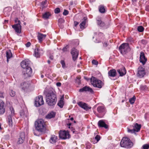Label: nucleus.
<instances>
[{
	"label": "nucleus",
	"instance_id": "12",
	"mask_svg": "<svg viewBox=\"0 0 149 149\" xmlns=\"http://www.w3.org/2000/svg\"><path fill=\"white\" fill-rule=\"evenodd\" d=\"M97 111L101 114L102 117L103 116L106 112V109L103 106H99L97 108Z\"/></svg>",
	"mask_w": 149,
	"mask_h": 149
},
{
	"label": "nucleus",
	"instance_id": "60",
	"mask_svg": "<svg viewBox=\"0 0 149 149\" xmlns=\"http://www.w3.org/2000/svg\"><path fill=\"white\" fill-rule=\"evenodd\" d=\"M70 119L71 120H73V118H72V117Z\"/></svg>",
	"mask_w": 149,
	"mask_h": 149
},
{
	"label": "nucleus",
	"instance_id": "53",
	"mask_svg": "<svg viewBox=\"0 0 149 149\" xmlns=\"http://www.w3.org/2000/svg\"><path fill=\"white\" fill-rule=\"evenodd\" d=\"M107 45H108V44L107 42H105L104 43V45H103V46L104 47H106L107 46Z\"/></svg>",
	"mask_w": 149,
	"mask_h": 149
},
{
	"label": "nucleus",
	"instance_id": "14",
	"mask_svg": "<svg viewBox=\"0 0 149 149\" xmlns=\"http://www.w3.org/2000/svg\"><path fill=\"white\" fill-rule=\"evenodd\" d=\"M145 74V72L144 68L141 66L139 67L138 68V76L141 78L143 77Z\"/></svg>",
	"mask_w": 149,
	"mask_h": 149
},
{
	"label": "nucleus",
	"instance_id": "52",
	"mask_svg": "<svg viewBox=\"0 0 149 149\" xmlns=\"http://www.w3.org/2000/svg\"><path fill=\"white\" fill-rule=\"evenodd\" d=\"M56 85L57 86L60 87L61 85V83L59 82H57L56 84Z\"/></svg>",
	"mask_w": 149,
	"mask_h": 149
},
{
	"label": "nucleus",
	"instance_id": "55",
	"mask_svg": "<svg viewBox=\"0 0 149 149\" xmlns=\"http://www.w3.org/2000/svg\"><path fill=\"white\" fill-rule=\"evenodd\" d=\"M146 10L147 11H149V6H148L146 7Z\"/></svg>",
	"mask_w": 149,
	"mask_h": 149
},
{
	"label": "nucleus",
	"instance_id": "40",
	"mask_svg": "<svg viewBox=\"0 0 149 149\" xmlns=\"http://www.w3.org/2000/svg\"><path fill=\"white\" fill-rule=\"evenodd\" d=\"M140 89L141 90L145 91L147 90L148 88L146 85L141 86H140Z\"/></svg>",
	"mask_w": 149,
	"mask_h": 149
},
{
	"label": "nucleus",
	"instance_id": "6",
	"mask_svg": "<svg viewBox=\"0 0 149 149\" xmlns=\"http://www.w3.org/2000/svg\"><path fill=\"white\" fill-rule=\"evenodd\" d=\"M16 24L12 25V28L14 29L15 32L18 33H20L21 32L22 26L20 25V21L17 18H16L15 20Z\"/></svg>",
	"mask_w": 149,
	"mask_h": 149
},
{
	"label": "nucleus",
	"instance_id": "50",
	"mask_svg": "<svg viewBox=\"0 0 149 149\" xmlns=\"http://www.w3.org/2000/svg\"><path fill=\"white\" fill-rule=\"evenodd\" d=\"M46 3V1H43L41 2V5L42 7H44V5Z\"/></svg>",
	"mask_w": 149,
	"mask_h": 149
},
{
	"label": "nucleus",
	"instance_id": "25",
	"mask_svg": "<svg viewBox=\"0 0 149 149\" xmlns=\"http://www.w3.org/2000/svg\"><path fill=\"white\" fill-rule=\"evenodd\" d=\"M29 84L27 81L24 82L22 83L21 86L22 89L24 90L29 86Z\"/></svg>",
	"mask_w": 149,
	"mask_h": 149
},
{
	"label": "nucleus",
	"instance_id": "38",
	"mask_svg": "<svg viewBox=\"0 0 149 149\" xmlns=\"http://www.w3.org/2000/svg\"><path fill=\"white\" fill-rule=\"evenodd\" d=\"M127 132H130L131 133H135L136 132L135 130L133 128V129H130V128H127Z\"/></svg>",
	"mask_w": 149,
	"mask_h": 149
},
{
	"label": "nucleus",
	"instance_id": "49",
	"mask_svg": "<svg viewBox=\"0 0 149 149\" xmlns=\"http://www.w3.org/2000/svg\"><path fill=\"white\" fill-rule=\"evenodd\" d=\"M141 43L145 45L146 44L147 42L146 40H143L141 41Z\"/></svg>",
	"mask_w": 149,
	"mask_h": 149
},
{
	"label": "nucleus",
	"instance_id": "21",
	"mask_svg": "<svg viewBox=\"0 0 149 149\" xmlns=\"http://www.w3.org/2000/svg\"><path fill=\"white\" fill-rule=\"evenodd\" d=\"M98 126L100 127H104L105 129L108 128L107 125L102 120H100L98 123Z\"/></svg>",
	"mask_w": 149,
	"mask_h": 149
},
{
	"label": "nucleus",
	"instance_id": "10",
	"mask_svg": "<svg viewBox=\"0 0 149 149\" xmlns=\"http://www.w3.org/2000/svg\"><path fill=\"white\" fill-rule=\"evenodd\" d=\"M44 104V102L42 96L39 95L36 97L35 100V106L39 107Z\"/></svg>",
	"mask_w": 149,
	"mask_h": 149
},
{
	"label": "nucleus",
	"instance_id": "51",
	"mask_svg": "<svg viewBox=\"0 0 149 149\" xmlns=\"http://www.w3.org/2000/svg\"><path fill=\"white\" fill-rule=\"evenodd\" d=\"M27 47H29L31 45V43L29 42H28L25 45Z\"/></svg>",
	"mask_w": 149,
	"mask_h": 149
},
{
	"label": "nucleus",
	"instance_id": "18",
	"mask_svg": "<svg viewBox=\"0 0 149 149\" xmlns=\"http://www.w3.org/2000/svg\"><path fill=\"white\" fill-rule=\"evenodd\" d=\"M25 137V135L24 133V132L21 133L17 141L18 143L19 144L22 143L24 141Z\"/></svg>",
	"mask_w": 149,
	"mask_h": 149
},
{
	"label": "nucleus",
	"instance_id": "31",
	"mask_svg": "<svg viewBox=\"0 0 149 149\" xmlns=\"http://www.w3.org/2000/svg\"><path fill=\"white\" fill-rule=\"evenodd\" d=\"M6 56L7 58V61L8 62V59L10 58L12 56V54L10 50L6 52Z\"/></svg>",
	"mask_w": 149,
	"mask_h": 149
},
{
	"label": "nucleus",
	"instance_id": "61",
	"mask_svg": "<svg viewBox=\"0 0 149 149\" xmlns=\"http://www.w3.org/2000/svg\"><path fill=\"white\" fill-rule=\"evenodd\" d=\"M50 58L51 59H53V57L52 56H51L50 57Z\"/></svg>",
	"mask_w": 149,
	"mask_h": 149
},
{
	"label": "nucleus",
	"instance_id": "58",
	"mask_svg": "<svg viewBox=\"0 0 149 149\" xmlns=\"http://www.w3.org/2000/svg\"><path fill=\"white\" fill-rule=\"evenodd\" d=\"M67 49L65 47V48H64L63 49V50L64 51H66V50Z\"/></svg>",
	"mask_w": 149,
	"mask_h": 149
},
{
	"label": "nucleus",
	"instance_id": "13",
	"mask_svg": "<svg viewBox=\"0 0 149 149\" xmlns=\"http://www.w3.org/2000/svg\"><path fill=\"white\" fill-rule=\"evenodd\" d=\"M30 61L28 59H26L22 61L21 63V65L23 69L26 68L30 66Z\"/></svg>",
	"mask_w": 149,
	"mask_h": 149
},
{
	"label": "nucleus",
	"instance_id": "17",
	"mask_svg": "<svg viewBox=\"0 0 149 149\" xmlns=\"http://www.w3.org/2000/svg\"><path fill=\"white\" fill-rule=\"evenodd\" d=\"M78 104L80 107L86 110H88L91 108V107L88 106L87 104L82 102H79L78 103Z\"/></svg>",
	"mask_w": 149,
	"mask_h": 149
},
{
	"label": "nucleus",
	"instance_id": "54",
	"mask_svg": "<svg viewBox=\"0 0 149 149\" xmlns=\"http://www.w3.org/2000/svg\"><path fill=\"white\" fill-rule=\"evenodd\" d=\"M78 24V23L77 22H74V25L75 26H76Z\"/></svg>",
	"mask_w": 149,
	"mask_h": 149
},
{
	"label": "nucleus",
	"instance_id": "3",
	"mask_svg": "<svg viewBox=\"0 0 149 149\" xmlns=\"http://www.w3.org/2000/svg\"><path fill=\"white\" fill-rule=\"evenodd\" d=\"M35 126L36 130L40 132H43L45 130L44 122L43 120L40 119L35 122Z\"/></svg>",
	"mask_w": 149,
	"mask_h": 149
},
{
	"label": "nucleus",
	"instance_id": "48",
	"mask_svg": "<svg viewBox=\"0 0 149 149\" xmlns=\"http://www.w3.org/2000/svg\"><path fill=\"white\" fill-rule=\"evenodd\" d=\"M64 22V20L62 18H60L58 19V22L61 24L63 23Z\"/></svg>",
	"mask_w": 149,
	"mask_h": 149
},
{
	"label": "nucleus",
	"instance_id": "16",
	"mask_svg": "<svg viewBox=\"0 0 149 149\" xmlns=\"http://www.w3.org/2000/svg\"><path fill=\"white\" fill-rule=\"evenodd\" d=\"M147 59L146 58L145 54L143 52H141L140 54L139 61L143 65H144L147 61Z\"/></svg>",
	"mask_w": 149,
	"mask_h": 149
},
{
	"label": "nucleus",
	"instance_id": "59",
	"mask_svg": "<svg viewBox=\"0 0 149 149\" xmlns=\"http://www.w3.org/2000/svg\"><path fill=\"white\" fill-rule=\"evenodd\" d=\"M8 20H5V21H4V22L5 23H6V22H8Z\"/></svg>",
	"mask_w": 149,
	"mask_h": 149
},
{
	"label": "nucleus",
	"instance_id": "22",
	"mask_svg": "<svg viewBox=\"0 0 149 149\" xmlns=\"http://www.w3.org/2000/svg\"><path fill=\"white\" fill-rule=\"evenodd\" d=\"M87 19V17H84L82 19L81 22L79 25L81 29H84L85 28V26Z\"/></svg>",
	"mask_w": 149,
	"mask_h": 149
},
{
	"label": "nucleus",
	"instance_id": "2",
	"mask_svg": "<svg viewBox=\"0 0 149 149\" xmlns=\"http://www.w3.org/2000/svg\"><path fill=\"white\" fill-rule=\"evenodd\" d=\"M121 147L127 148H131L133 146V143L130 139L127 137H124L120 142Z\"/></svg>",
	"mask_w": 149,
	"mask_h": 149
},
{
	"label": "nucleus",
	"instance_id": "29",
	"mask_svg": "<svg viewBox=\"0 0 149 149\" xmlns=\"http://www.w3.org/2000/svg\"><path fill=\"white\" fill-rule=\"evenodd\" d=\"M57 137L55 135H52L51 136L50 139V142L51 143H54L56 141Z\"/></svg>",
	"mask_w": 149,
	"mask_h": 149
},
{
	"label": "nucleus",
	"instance_id": "30",
	"mask_svg": "<svg viewBox=\"0 0 149 149\" xmlns=\"http://www.w3.org/2000/svg\"><path fill=\"white\" fill-rule=\"evenodd\" d=\"M141 126V125L137 123H135L133 127V128L135 130L136 132H138L140 130Z\"/></svg>",
	"mask_w": 149,
	"mask_h": 149
},
{
	"label": "nucleus",
	"instance_id": "15",
	"mask_svg": "<svg viewBox=\"0 0 149 149\" xmlns=\"http://www.w3.org/2000/svg\"><path fill=\"white\" fill-rule=\"evenodd\" d=\"M71 54L72 56L73 60L75 61L78 57L79 51L75 48H73L71 52Z\"/></svg>",
	"mask_w": 149,
	"mask_h": 149
},
{
	"label": "nucleus",
	"instance_id": "39",
	"mask_svg": "<svg viewBox=\"0 0 149 149\" xmlns=\"http://www.w3.org/2000/svg\"><path fill=\"white\" fill-rule=\"evenodd\" d=\"M9 93L11 97H14L15 95V92L11 89L10 90Z\"/></svg>",
	"mask_w": 149,
	"mask_h": 149
},
{
	"label": "nucleus",
	"instance_id": "62",
	"mask_svg": "<svg viewBox=\"0 0 149 149\" xmlns=\"http://www.w3.org/2000/svg\"><path fill=\"white\" fill-rule=\"evenodd\" d=\"M41 78H43V77H44V76H43V75H41Z\"/></svg>",
	"mask_w": 149,
	"mask_h": 149
},
{
	"label": "nucleus",
	"instance_id": "63",
	"mask_svg": "<svg viewBox=\"0 0 149 149\" xmlns=\"http://www.w3.org/2000/svg\"><path fill=\"white\" fill-rule=\"evenodd\" d=\"M9 15H10V14L9 13H8L7 14L6 16H9Z\"/></svg>",
	"mask_w": 149,
	"mask_h": 149
},
{
	"label": "nucleus",
	"instance_id": "7",
	"mask_svg": "<svg viewBox=\"0 0 149 149\" xmlns=\"http://www.w3.org/2000/svg\"><path fill=\"white\" fill-rule=\"evenodd\" d=\"M32 72V69L30 67L23 69L22 72L23 76L25 78H27L31 76Z\"/></svg>",
	"mask_w": 149,
	"mask_h": 149
},
{
	"label": "nucleus",
	"instance_id": "57",
	"mask_svg": "<svg viewBox=\"0 0 149 149\" xmlns=\"http://www.w3.org/2000/svg\"><path fill=\"white\" fill-rule=\"evenodd\" d=\"M132 1L133 3H134L136 2L137 0H132Z\"/></svg>",
	"mask_w": 149,
	"mask_h": 149
},
{
	"label": "nucleus",
	"instance_id": "32",
	"mask_svg": "<svg viewBox=\"0 0 149 149\" xmlns=\"http://www.w3.org/2000/svg\"><path fill=\"white\" fill-rule=\"evenodd\" d=\"M99 36H102L103 34L100 33H99V34H98V35H97L96 33H94V36L97 38L96 39V40L95 41V42L98 43L100 41V39H98V38L99 37Z\"/></svg>",
	"mask_w": 149,
	"mask_h": 149
},
{
	"label": "nucleus",
	"instance_id": "33",
	"mask_svg": "<svg viewBox=\"0 0 149 149\" xmlns=\"http://www.w3.org/2000/svg\"><path fill=\"white\" fill-rule=\"evenodd\" d=\"M98 24L101 27H104L105 26L104 23L100 19H99L97 20Z\"/></svg>",
	"mask_w": 149,
	"mask_h": 149
},
{
	"label": "nucleus",
	"instance_id": "46",
	"mask_svg": "<svg viewBox=\"0 0 149 149\" xmlns=\"http://www.w3.org/2000/svg\"><path fill=\"white\" fill-rule=\"evenodd\" d=\"M68 14V10L65 9L64 10L63 14L64 15H66Z\"/></svg>",
	"mask_w": 149,
	"mask_h": 149
},
{
	"label": "nucleus",
	"instance_id": "42",
	"mask_svg": "<svg viewBox=\"0 0 149 149\" xmlns=\"http://www.w3.org/2000/svg\"><path fill=\"white\" fill-rule=\"evenodd\" d=\"M61 63L62 65V67L63 68H64L65 67V63L64 61L63 60H62L61 61Z\"/></svg>",
	"mask_w": 149,
	"mask_h": 149
},
{
	"label": "nucleus",
	"instance_id": "8",
	"mask_svg": "<svg viewBox=\"0 0 149 149\" xmlns=\"http://www.w3.org/2000/svg\"><path fill=\"white\" fill-rule=\"evenodd\" d=\"M9 114L8 116V123L9 125L11 127L12 126L13 121L12 117L15 114V111L13 107H11L10 108V109L8 110Z\"/></svg>",
	"mask_w": 149,
	"mask_h": 149
},
{
	"label": "nucleus",
	"instance_id": "9",
	"mask_svg": "<svg viewBox=\"0 0 149 149\" xmlns=\"http://www.w3.org/2000/svg\"><path fill=\"white\" fill-rule=\"evenodd\" d=\"M59 137L63 139H65L70 138V135L69 132L65 130H60L59 132Z\"/></svg>",
	"mask_w": 149,
	"mask_h": 149
},
{
	"label": "nucleus",
	"instance_id": "37",
	"mask_svg": "<svg viewBox=\"0 0 149 149\" xmlns=\"http://www.w3.org/2000/svg\"><path fill=\"white\" fill-rule=\"evenodd\" d=\"M137 29L139 32H141L143 31L144 28L142 26H138Z\"/></svg>",
	"mask_w": 149,
	"mask_h": 149
},
{
	"label": "nucleus",
	"instance_id": "64",
	"mask_svg": "<svg viewBox=\"0 0 149 149\" xmlns=\"http://www.w3.org/2000/svg\"><path fill=\"white\" fill-rule=\"evenodd\" d=\"M47 62H48V63L49 64L50 63V61L49 60Z\"/></svg>",
	"mask_w": 149,
	"mask_h": 149
},
{
	"label": "nucleus",
	"instance_id": "47",
	"mask_svg": "<svg viewBox=\"0 0 149 149\" xmlns=\"http://www.w3.org/2000/svg\"><path fill=\"white\" fill-rule=\"evenodd\" d=\"M54 12L56 13H58L60 12V9L59 8H57L55 9Z\"/></svg>",
	"mask_w": 149,
	"mask_h": 149
},
{
	"label": "nucleus",
	"instance_id": "27",
	"mask_svg": "<svg viewBox=\"0 0 149 149\" xmlns=\"http://www.w3.org/2000/svg\"><path fill=\"white\" fill-rule=\"evenodd\" d=\"M109 75L110 76L114 77L116 75V71L115 69L110 70L108 72Z\"/></svg>",
	"mask_w": 149,
	"mask_h": 149
},
{
	"label": "nucleus",
	"instance_id": "19",
	"mask_svg": "<svg viewBox=\"0 0 149 149\" xmlns=\"http://www.w3.org/2000/svg\"><path fill=\"white\" fill-rule=\"evenodd\" d=\"M4 102L0 100V114L4 113L5 112V109L4 105Z\"/></svg>",
	"mask_w": 149,
	"mask_h": 149
},
{
	"label": "nucleus",
	"instance_id": "4",
	"mask_svg": "<svg viewBox=\"0 0 149 149\" xmlns=\"http://www.w3.org/2000/svg\"><path fill=\"white\" fill-rule=\"evenodd\" d=\"M91 82L92 85L95 87L101 88L103 85V83L101 80L92 77L91 79Z\"/></svg>",
	"mask_w": 149,
	"mask_h": 149
},
{
	"label": "nucleus",
	"instance_id": "28",
	"mask_svg": "<svg viewBox=\"0 0 149 149\" xmlns=\"http://www.w3.org/2000/svg\"><path fill=\"white\" fill-rule=\"evenodd\" d=\"M56 114L55 112L52 111L49 113L46 116V118L47 119H50L51 118H54Z\"/></svg>",
	"mask_w": 149,
	"mask_h": 149
},
{
	"label": "nucleus",
	"instance_id": "11",
	"mask_svg": "<svg viewBox=\"0 0 149 149\" xmlns=\"http://www.w3.org/2000/svg\"><path fill=\"white\" fill-rule=\"evenodd\" d=\"M43 53V50L40 47H37L35 49L34 55L37 58L39 57Z\"/></svg>",
	"mask_w": 149,
	"mask_h": 149
},
{
	"label": "nucleus",
	"instance_id": "24",
	"mask_svg": "<svg viewBox=\"0 0 149 149\" xmlns=\"http://www.w3.org/2000/svg\"><path fill=\"white\" fill-rule=\"evenodd\" d=\"M46 36V35L39 33L37 37L39 42H41L43 40L45 39Z\"/></svg>",
	"mask_w": 149,
	"mask_h": 149
},
{
	"label": "nucleus",
	"instance_id": "44",
	"mask_svg": "<svg viewBox=\"0 0 149 149\" xmlns=\"http://www.w3.org/2000/svg\"><path fill=\"white\" fill-rule=\"evenodd\" d=\"M92 63L93 64L96 65H97L98 63V62L95 60H92Z\"/></svg>",
	"mask_w": 149,
	"mask_h": 149
},
{
	"label": "nucleus",
	"instance_id": "23",
	"mask_svg": "<svg viewBox=\"0 0 149 149\" xmlns=\"http://www.w3.org/2000/svg\"><path fill=\"white\" fill-rule=\"evenodd\" d=\"M117 72L120 76H122L125 75L126 72V70L124 67H123L120 69L117 70Z\"/></svg>",
	"mask_w": 149,
	"mask_h": 149
},
{
	"label": "nucleus",
	"instance_id": "41",
	"mask_svg": "<svg viewBox=\"0 0 149 149\" xmlns=\"http://www.w3.org/2000/svg\"><path fill=\"white\" fill-rule=\"evenodd\" d=\"M143 149H148L149 148V145L148 144H145L143 145L142 146Z\"/></svg>",
	"mask_w": 149,
	"mask_h": 149
},
{
	"label": "nucleus",
	"instance_id": "26",
	"mask_svg": "<svg viewBox=\"0 0 149 149\" xmlns=\"http://www.w3.org/2000/svg\"><path fill=\"white\" fill-rule=\"evenodd\" d=\"M63 100L64 97L63 96H62L61 98L60 101L57 104L58 106L61 108L63 107L64 105Z\"/></svg>",
	"mask_w": 149,
	"mask_h": 149
},
{
	"label": "nucleus",
	"instance_id": "1",
	"mask_svg": "<svg viewBox=\"0 0 149 149\" xmlns=\"http://www.w3.org/2000/svg\"><path fill=\"white\" fill-rule=\"evenodd\" d=\"M46 101L48 105L53 106L57 101V98L55 94L52 91L49 92L46 96Z\"/></svg>",
	"mask_w": 149,
	"mask_h": 149
},
{
	"label": "nucleus",
	"instance_id": "43",
	"mask_svg": "<svg viewBox=\"0 0 149 149\" xmlns=\"http://www.w3.org/2000/svg\"><path fill=\"white\" fill-rule=\"evenodd\" d=\"M100 136L99 135H97L95 137V139L96 140L97 142L100 140Z\"/></svg>",
	"mask_w": 149,
	"mask_h": 149
},
{
	"label": "nucleus",
	"instance_id": "45",
	"mask_svg": "<svg viewBox=\"0 0 149 149\" xmlns=\"http://www.w3.org/2000/svg\"><path fill=\"white\" fill-rule=\"evenodd\" d=\"M4 84V82L3 81H0V87L1 88H3Z\"/></svg>",
	"mask_w": 149,
	"mask_h": 149
},
{
	"label": "nucleus",
	"instance_id": "35",
	"mask_svg": "<svg viewBox=\"0 0 149 149\" xmlns=\"http://www.w3.org/2000/svg\"><path fill=\"white\" fill-rule=\"evenodd\" d=\"M99 11L101 13H104L105 12V10L104 7L102 5H100L99 7Z\"/></svg>",
	"mask_w": 149,
	"mask_h": 149
},
{
	"label": "nucleus",
	"instance_id": "20",
	"mask_svg": "<svg viewBox=\"0 0 149 149\" xmlns=\"http://www.w3.org/2000/svg\"><path fill=\"white\" fill-rule=\"evenodd\" d=\"M79 91L80 92H83L84 91H88L91 93L93 92V91L92 89L88 86H85L82 88L79 89Z\"/></svg>",
	"mask_w": 149,
	"mask_h": 149
},
{
	"label": "nucleus",
	"instance_id": "5",
	"mask_svg": "<svg viewBox=\"0 0 149 149\" xmlns=\"http://www.w3.org/2000/svg\"><path fill=\"white\" fill-rule=\"evenodd\" d=\"M120 52L123 55L125 54L130 50L127 43H123L119 47Z\"/></svg>",
	"mask_w": 149,
	"mask_h": 149
},
{
	"label": "nucleus",
	"instance_id": "36",
	"mask_svg": "<svg viewBox=\"0 0 149 149\" xmlns=\"http://www.w3.org/2000/svg\"><path fill=\"white\" fill-rule=\"evenodd\" d=\"M136 100V97L135 96H133V97L130 98L129 99V102L131 104H133L134 102Z\"/></svg>",
	"mask_w": 149,
	"mask_h": 149
},
{
	"label": "nucleus",
	"instance_id": "34",
	"mask_svg": "<svg viewBox=\"0 0 149 149\" xmlns=\"http://www.w3.org/2000/svg\"><path fill=\"white\" fill-rule=\"evenodd\" d=\"M50 15V14L49 13L46 12L43 15L42 17L44 19H47Z\"/></svg>",
	"mask_w": 149,
	"mask_h": 149
},
{
	"label": "nucleus",
	"instance_id": "56",
	"mask_svg": "<svg viewBox=\"0 0 149 149\" xmlns=\"http://www.w3.org/2000/svg\"><path fill=\"white\" fill-rule=\"evenodd\" d=\"M71 124H72L71 123H69L68 124V127L69 128H70V126L71 125Z\"/></svg>",
	"mask_w": 149,
	"mask_h": 149
}]
</instances>
